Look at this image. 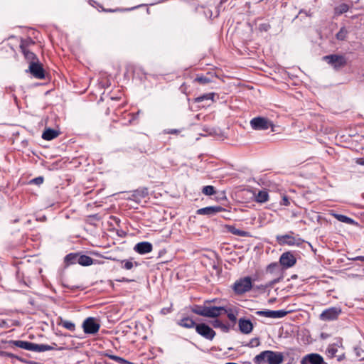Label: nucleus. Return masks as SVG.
<instances>
[{
  "mask_svg": "<svg viewBox=\"0 0 364 364\" xmlns=\"http://www.w3.org/2000/svg\"><path fill=\"white\" fill-rule=\"evenodd\" d=\"M112 360H113L120 364H129L130 363L129 361H127L125 359H124L121 357H119V356L112 357Z\"/></svg>",
  "mask_w": 364,
  "mask_h": 364,
  "instance_id": "e433bc0d",
  "label": "nucleus"
},
{
  "mask_svg": "<svg viewBox=\"0 0 364 364\" xmlns=\"http://www.w3.org/2000/svg\"><path fill=\"white\" fill-rule=\"evenodd\" d=\"M331 215L333 216L336 219H337L340 222H342V223H344L346 224H349V225L355 224V222L353 219H352L351 218H349L346 215L334 213H332Z\"/></svg>",
  "mask_w": 364,
  "mask_h": 364,
  "instance_id": "5701e85b",
  "label": "nucleus"
},
{
  "mask_svg": "<svg viewBox=\"0 0 364 364\" xmlns=\"http://www.w3.org/2000/svg\"><path fill=\"white\" fill-rule=\"evenodd\" d=\"M279 262L283 267L289 268L296 264V259L291 252H286L281 255Z\"/></svg>",
  "mask_w": 364,
  "mask_h": 364,
  "instance_id": "ddd939ff",
  "label": "nucleus"
},
{
  "mask_svg": "<svg viewBox=\"0 0 364 364\" xmlns=\"http://www.w3.org/2000/svg\"><path fill=\"white\" fill-rule=\"evenodd\" d=\"M348 31L345 27H342L340 31L336 33V38L338 41H344L347 38Z\"/></svg>",
  "mask_w": 364,
  "mask_h": 364,
  "instance_id": "2f4dec72",
  "label": "nucleus"
},
{
  "mask_svg": "<svg viewBox=\"0 0 364 364\" xmlns=\"http://www.w3.org/2000/svg\"><path fill=\"white\" fill-rule=\"evenodd\" d=\"M225 209L221 206H208L203 208H200L197 210L198 215H214L218 213L225 211Z\"/></svg>",
  "mask_w": 364,
  "mask_h": 364,
  "instance_id": "4468645a",
  "label": "nucleus"
},
{
  "mask_svg": "<svg viewBox=\"0 0 364 364\" xmlns=\"http://www.w3.org/2000/svg\"><path fill=\"white\" fill-rule=\"evenodd\" d=\"M202 193L205 196H213L215 193V190L213 186H205L203 187Z\"/></svg>",
  "mask_w": 364,
  "mask_h": 364,
  "instance_id": "473e14b6",
  "label": "nucleus"
},
{
  "mask_svg": "<svg viewBox=\"0 0 364 364\" xmlns=\"http://www.w3.org/2000/svg\"><path fill=\"white\" fill-rule=\"evenodd\" d=\"M58 325L63 326V328H65L70 331H75V324L70 321L64 320L63 318H60V321L58 323Z\"/></svg>",
  "mask_w": 364,
  "mask_h": 364,
  "instance_id": "cd10ccee",
  "label": "nucleus"
},
{
  "mask_svg": "<svg viewBox=\"0 0 364 364\" xmlns=\"http://www.w3.org/2000/svg\"><path fill=\"white\" fill-rule=\"evenodd\" d=\"M349 6L346 4H341L339 6H336L334 9L335 14L341 15L343 13H346L348 11Z\"/></svg>",
  "mask_w": 364,
  "mask_h": 364,
  "instance_id": "7c9ffc66",
  "label": "nucleus"
},
{
  "mask_svg": "<svg viewBox=\"0 0 364 364\" xmlns=\"http://www.w3.org/2000/svg\"><path fill=\"white\" fill-rule=\"evenodd\" d=\"M323 60L332 65L333 68L336 70L346 65V60L343 55L336 54L325 55L323 57Z\"/></svg>",
  "mask_w": 364,
  "mask_h": 364,
  "instance_id": "0eeeda50",
  "label": "nucleus"
},
{
  "mask_svg": "<svg viewBox=\"0 0 364 364\" xmlns=\"http://www.w3.org/2000/svg\"><path fill=\"white\" fill-rule=\"evenodd\" d=\"M20 48L23 53L25 58L26 60H29L31 62H36L35 60L38 61V59L36 58V55L31 51L28 50L26 48V46L25 45V42L21 41L20 44Z\"/></svg>",
  "mask_w": 364,
  "mask_h": 364,
  "instance_id": "a211bd4d",
  "label": "nucleus"
},
{
  "mask_svg": "<svg viewBox=\"0 0 364 364\" xmlns=\"http://www.w3.org/2000/svg\"><path fill=\"white\" fill-rule=\"evenodd\" d=\"M355 164L362 166H364V158H357L355 159Z\"/></svg>",
  "mask_w": 364,
  "mask_h": 364,
  "instance_id": "49530a36",
  "label": "nucleus"
},
{
  "mask_svg": "<svg viewBox=\"0 0 364 364\" xmlns=\"http://www.w3.org/2000/svg\"><path fill=\"white\" fill-rule=\"evenodd\" d=\"M83 331L87 334H95L100 328V323L94 317L87 318L82 323Z\"/></svg>",
  "mask_w": 364,
  "mask_h": 364,
  "instance_id": "6e6552de",
  "label": "nucleus"
},
{
  "mask_svg": "<svg viewBox=\"0 0 364 364\" xmlns=\"http://www.w3.org/2000/svg\"><path fill=\"white\" fill-rule=\"evenodd\" d=\"M196 331L199 335L210 341H212L215 336V331L205 323L197 324Z\"/></svg>",
  "mask_w": 364,
  "mask_h": 364,
  "instance_id": "1a4fd4ad",
  "label": "nucleus"
},
{
  "mask_svg": "<svg viewBox=\"0 0 364 364\" xmlns=\"http://www.w3.org/2000/svg\"><path fill=\"white\" fill-rule=\"evenodd\" d=\"M215 94L213 92L202 95L195 99L196 102H201L204 100L213 101Z\"/></svg>",
  "mask_w": 364,
  "mask_h": 364,
  "instance_id": "c85d7f7f",
  "label": "nucleus"
},
{
  "mask_svg": "<svg viewBox=\"0 0 364 364\" xmlns=\"http://www.w3.org/2000/svg\"><path fill=\"white\" fill-rule=\"evenodd\" d=\"M32 181L37 185H40L43 182V178L41 176L37 177V178H35L34 179H33Z\"/></svg>",
  "mask_w": 364,
  "mask_h": 364,
  "instance_id": "c03bdc74",
  "label": "nucleus"
},
{
  "mask_svg": "<svg viewBox=\"0 0 364 364\" xmlns=\"http://www.w3.org/2000/svg\"><path fill=\"white\" fill-rule=\"evenodd\" d=\"M119 282H131L132 280L130 279H126V278H122V279H119L118 280Z\"/></svg>",
  "mask_w": 364,
  "mask_h": 364,
  "instance_id": "864d4df0",
  "label": "nucleus"
},
{
  "mask_svg": "<svg viewBox=\"0 0 364 364\" xmlns=\"http://www.w3.org/2000/svg\"><path fill=\"white\" fill-rule=\"evenodd\" d=\"M195 81L198 82L200 84L205 85V84L210 82V80L205 76L201 75V76H197V77L195 79Z\"/></svg>",
  "mask_w": 364,
  "mask_h": 364,
  "instance_id": "c9c22d12",
  "label": "nucleus"
},
{
  "mask_svg": "<svg viewBox=\"0 0 364 364\" xmlns=\"http://www.w3.org/2000/svg\"><path fill=\"white\" fill-rule=\"evenodd\" d=\"M279 281H280V278L279 277L277 278V279H274L269 282L268 283H267L264 285V288L272 287L274 284H275L276 283H278Z\"/></svg>",
  "mask_w": 364,
  "mask_h": 364,
  "instance_id": "ea45409f",
  "label": "nucleus"
},
{
  "mask_svg": "<svg viewBox=\"0 0 364 364\" xmlns=\"http://www.w3.org/2000/svg\"><path fill=\"white\" fill-rule=\"evenodd\" d=\"M167 134H177L179 132V131L178 129H169L168 131L166 132Z\"/></svg>",
  "mask_w": 364,
  "mask_h": 364,
  "instance_id": "3c124183",
  "label": "nucleus"
},
{
  "mask_svg": "<svg viewBox=\"0 0 364 364\" xmlns=\"http://www.w3.org/2000/svg\"><path fill=\"white\" fill-rule=\"evenodd\" d=\"M9 356L13 357V355L12 354H9Z\"/></svg>",
  "mask_w": 364,
  "mask_h": 364,
  "instance_id": "4d7b16f0",
  "label": "nucleus"
},
{
  "mask_svg": "<svg viewBox=\"0 0 364 364\" xmlns=\"http://www.w3.org/2000/svg\"><path fill=\"white\" fill-rule=\"evenodd\" d=\"M338 348L335 345L329 346L326 350L327 355L331 358H337L338 361H341L343 359V355H337Z\"/></svg>",
  "mask_w": 364,
  "mask_h": 364,
  "instance_id": "412c9836",
  "label": "nucleus"
},
{
  "mask_svg": "<svg viewBox=\"0 0 364 364\" xmlns=\"http://www.w3.org/2000/svg\"><path fill=\"white\" fill-rule=\"evenodd\" d=\"M280 204L282 205L289 206L290 205V201H289L288 196L284 195L282 196V201L280 202Z\"/></svg>",
  "mask_w": 364,
  "mask_h": 364,
  "instance_id": "58836bf2",
  "label": "nucleus"
},
{
  "mask_svg": "<svg viewBox=\"0 0 364 364\" xmlns=\"http://www.w3.org/2000/svg\"><path fill=\"white\" fill-rule=\"evenodd\" d=\"M119 10V9H107V10H104V11L106 12H116Z\"/></svg>",
  "mask_w": 364,
  "mask_h": 364,
  "instance_id": "603ef678",
  "label": "nucleus"
},
{
  "mask_svg": "<svg viewBox=\"0 0 364 364\" xmlns=\"http://www.w3.org/2000/svg\"><path fill=\"white\" fill-rule=\"evenodd\" d=\"M278 265L276 263H271L267 266V271L269 272H273L274 269L277 268Z\"/></svg>",
  "mask_w": 364,
  "mask_h": 364,
  "instance_id": "37998d69",
  "label": "nucleus"
},
{
  "mask_svg": "<svg viewBox=\"0 0 364 364\" xmlns=\"http://www.w3.org/2000/svg\"><path fill=\"white\" fill-rule=\"evenodd\" d=\"M341 314L342 309L339 306H332L324 309L319 315V319L323 321H336Z\"/></svg>",
  "mask_w": 364,
  "mask_h": 364,
  "instance_id": "39448f33",
  "label": "nucleus"
},
{
  "mask_svg": "<svg viewBox=\"0 0 364 364\" xmlns=\"http://www.w3.org/2000/svg\"><path fill=\"white\" fill-rule=\"evenodd\" d=\"M259 345V339L257 338H255L251 339V341L247 346L250 348H253L255 346H258Z\"/></svg>",
  "mask_w": 364,
  "mask_h": 364,
  "instance_id": "4c0bfd02",
  "label": "nucleus"
},
{
  "mask_svg": "<svg viewBox=\"0 0 364 364\" xmlns=\"http://www.w3.org/2000/svg\"><path fill=\"white\" fill-rule=\"evenodd\" d=\"M213 324V326L215 327V328L221 327V328H226V327L219 320H215Z\"/></svg>",
  "mask_w": 364,
  "mask_h": 364,
  "instance_id": "a18cd8bd",
  "label": "nucleus"
},
{
  "mask_svg": "<svg viewBox=\"0 0 364 364\" xmlns=\"http://www.w3.org/2000/svg\"><path fill=\"white\" fill-rule=\"evenodd\" d=\"M223 311H227L224 306H207L205 317L217 318L223 314Z\"/></svg>",
  "mask_w": 364,
  "mask_h": 364,
  "instance_id": "dca6fc26",
  "label": "nucleus"
},
{
  "mask_svg": "<svg viewBox=\"0 0 364 364\" xmlns=\"http://www.w3.org/2000/svg\"><path fill=\"white\" fill-rule=\"evenodd\" d=\"M276 241L281 245L288 246H301L305 241L302 238L299 237V235L294 236L292 231L288 234L279 235L276 236Z\"/></svg>",
  "mask_w": 364,
  "mask_h": 364,
  "instance_id": "7ed1b4c3",
  "label": "nucleus"
},
{
  "mask_svg": "<svg viewBox=\"0 0 364 364\" xmlns=\"http://www.w3.org/2000/svg\"><path fill=\"white\" fill-rule=\"evenodd\" d=\"M206 309H207V306L194 305L191 308V311L197 315L205 317Z\"/></svg>",
  "mask_w": 364,
  "mask_h": 364,
  "instance_id": "a878e982",
  "label": "nucleus"
},
{
  "mask_svg": "<svg viewBox=\"0 0 364 364\" xmlns=\"http://www.w3.org/2000/svg\"><path fill=\"white\" fill-rule=\"evenodd\" d=\"M28 70L36 78H45V71L42 65L38 63V60L36 62H31L28 67Z\"/></svg>",
  "mask_w": 364,
  "mask_h": 364,
  "instance_id": "f8f14e48",
  "label": "nucleus"
},
{
  "mask_svg": "<svg viewBox=\"0 0 364 364\" xmlns=\"http://www.w3.org/2000/svg\"><path fill=\"white\" fill-rule=\"evenodd\" d=\"M270 28L269 23H262L259 26V30L260 31H267Z\"/></svg>",
  "mask_w": 364,
  "mask_h": 364,
  "instance_id": "a19ab883",
  "label": "nucleus"
},
{
  "mask_svg": "<svg viewBox=\"0 0 364 364\" xmlns=\"http://www.w3.org/2000/svg\"><path fill=\"white\" fill-rule=\"evenodd\" d=\"M269 200L268 192L265 190L259 191L255 196V200L258 203H265Z\"/></svg>",
  "mask_w": 364,
  "mask_h": 364,
  "instance_id": "bb28decb",
  "label": "nucleus"
},
{
  "mask_svg": "<svg viewBox=\"0 0 364 364\" xmlns=\"http://www.w3.org/2000/svg\"><path fill=\"white\" fill-rule=\"evenodd\" d=\"M11 347H18L32 352H45L53 350L54 348L46 344H37L21 340H11L9 341Z\"/></svg>",
  "mask_w": 364,
  "mask_h": 364,
  "instance_id": "f03ea898",
  "label": "nucleus"
},
{
  "mask_svg": "<svg viewBox=\"0 0 364 364\" xmlns=\"http://www.w3.org/2000/svg\"><path fill=\"white\" fill-rule=\"evenodd\" d=\"M353 350L357 358L362 356L363 350L360 347H355Z\"/></svg>",
  "mask_w": 364,
  "mask_h": 364,
  "instance_id": "79ce46f5",
  "label": "nucleus"
},
{
  "mask_svg": "<svg viewBox=\"0 0 364 364\" xmlns=\"http://www.w3.org/2000/svg\"><path fill=\"white\" fill-rule=\"evenodd\" d=\"M288 314L287 311L281 309V310H262V311H257L256 312V314L261 316H265L267 318H283Z\"/></svg>",
  "mask_w": 364,
  "mask_h": 364,
  "instance_id": "9b49d317",
  "label": "nucleus"
},
{
  "mask_svg": "<svg viewBox=\"0 0 364 364\" xmlns=\"http://www.w3.org/2000/svg\"><path fill=\"white\" fill-rule=\"evenodd\" d=\"M148 195L147 188L137 189L133 193L134 197L145 198Z\"/></svg>",
  "mask_w": 364,
  "mask_h": 364,
  "instance_id": "72a5a7b5",
  "label": "nucleus"
},
{
  "mask_svg": "<svg viewBox=\"0 0 364 364\" xmlns=\"http://www.w3.org/2000/svg\"><path fill=\"white\" fill-rule=\"evenodd\" d=\"M255 364H281L284 361L283 353L278 351L264 350L253 359Z\"/></svg>",
  "mask_w": 364,
  "mask_h": 364,
  "instance_id": "f257e3e1",
  "label": "nucleus"
},
{
  "mask_svg": "<svg viewBox=\"0 0 364 364\" xmlns=\"http://www.w3.org/2000/svg\"><path fill=\"white\" fill-rule=\"evenodd\" d=\"M77 253H70L65 256V261L68 264H76L77 263Z\"/></svg>",
  "mask_w": 364,
  "mask_h": 364,
  "instance_id": "c756f323",
  "label": "nucleus"
},
{
  "mask_svg": "<svg viewBox=\"0 0 364 364\" xmlns=\"http://www.w3.org/2000/svg\"><path fill=\"white\" fill-rule=\"evenodd\" d=\"M153 246L149 242H140L135 245L134 250L140 254L145 255L152 251Z\"/></svg>",
  "mask_w": 364,
  "mask_h": 364,
  "instance_id": "2eb2a0df",
  "label": "nucleus"
},
{
  "mask_svg": "<svg viewBox=\"0 0 364 364\" xmlns=\"http://www.w3.org/2000/svg\"><path fill=\"white\" fill-rule=\"evenodd\" d=\"M228 231L232 235L240 236V237H250V233L247 231H244L240 229L236 228L234 226H229Z\"/></svg>",
  "mask_w": 364,
  "mask_h": 364,
  "instance_id": "393cba45",
  "label": "nucleus"
},
{
  "mask_svg": "<svg viewBox=\"0 0 364 364\" xmlns=\"http://www.w3.org/2000/svg\"><path fill=\"white\" fill-rule=\"evenodd\" d=\"M105 355L108 358H109L110 359H112V357H116L117 355H111V354H109V353H106Z\"/></svg>",
  "mask_w": 364,
  "mask_h": 364,
  "instance_id": "6e6d98bb",
  "label": "nucleus"
},
{
  "mask_svg": "<svg viewBox=\"0 0 364 364\" xmlns=\"http://www.w3.org/2000/svg\"><path fill=\"white\" fill-rule=\"evenodd\" d=\"M250 126L255 130H267L269 128H272V131H274L272 121L262 117L252 119L250 120Z\"/></svg>",
  "mask_w": 364,
  "mask_h": 364,
  "instance_id": "423d86ee",
  "label": "nucleus"
},
{
  "mask_svg": "<svg viewBox=\"0 0 364 364\" xmlns=\"http://www.w3.org/2000/svg\"><path fill=\"white\" fill-rule=\"evenodd\" d=\"M351 259L354 260V261L359 260V261H363L364 262V256H358V257L352 258Z\"/></svg>",
  "mask_w": 364,
  "mask_h": 364,
  "instance_id": "09e8293b",
  "label": "nucleus"
},
{
  "mask_svg": "<svg viewBox=\"0 0 364 364\" xmlns=\"http://www.w3.org/2000/svg\"><path fill=\"white\" fill-rule=\"evenodd\" d=\"M252 288V279L250 277L241 278L233 284L232 289L236 294L241 295L251 290Z\"/></svg>",
  "mask_w": 364,
  "mask_h": 364,
  "instance_id": "20e7f679",
  "label": "nucleus"
},
{
  "mask_svg": "<svg viewBox=\"0 0 364 364\" xmlns=\"http://www.w3.org/2000/svg\"><path fill=\"white\" fill-rule=\"evenodd\" d=\"M223 314H227L228 318L233 323L237 321L236 314L231 309H227V311H223Z\"/></svg>",
  "mask_w": 364,
  "mask_h": 364,
  "instance_id": "f704fd0d",
  "label": "nucleus"
},
{
  "mask_svg": "<svg viewBox=\"0 0 364 364\" xmlns=\"http://www.w3.org/2000/svg\"><path fill=\"white\" fill-rule=\"evenodd\" d=\"M77 264L82 266H90L93 264V259L87 255L78 254Z\"/></svg>",
  "mask_w": 364,
  "mask_h": 364,
  "instance_id": "b1692460",
  "label": "nucleus"
},
{
  "mask_svg": "<svg viewBox=\"0 0 364 364\" xmlns=\"http://www.w3.org/2000/svg\"><path fill=\"white\" fill-rule=\"evenodd\" d=\"M105 355L108 358H109L110 359H112V357H116L117 355H111V354H109V353H106Z\"/></svg>",
  "mask_w": 364,
  "mask_h": 364,
  "instance_id": "5fc2aeb1",
  "label": "nucleus"
},
{
  "mask_svg": "<svg viewBox=\"0 0 364 364\" xmlns=\"http://www.w3.org/2000/svg\"><path fill=\"white\" fill-rule=\"evenodd\" d=\"M240 331L244 334H249L253 329V324L249 319L241 318L238 321Z\"/></svg>",
  "mask_w": 364,
  "mask_h": 364,
  "instance_id": "f3484780",
  "label": "nucleus"
},
{
  "mask_svg": "<svg viewBox=\"0 0 364 364\" xmlns=\"http://www.w3.org/2000/svg\"><path fill=\"white\" fill-rule=\"evenodd\" d=\"M21 41H23L25 42V45L26 46V48L30 45V44H33L34 42L33 41V40L30 38L26 39V40H22Z\"/></svg>",
  "mask_w": 364,
  "mask_h": 364,
  "instance_id": "de8ad7c7",
  "label": "nucleus"
},
{
  "mask_svg": "<svg viewBox=\"0 0 364 364\" xmlns=\"http://www.w3.org/2000/svg\"><path fill=\"white\" fill-rule=\"evenodd\" d=\"M301 364H326L323 358L316 353H312L304 355L301 361Z\"/></svg>",
  "mask_w": 364,
  "mask_h": 364,
  "instance_id": "9d476101",
  "label": "nucleus"
},
{
  "mask_svg": "<svg viewBox=\"0 0 364 364\" xmlns=\"http://www.w3.org/2000/svg\"><path fill=\"white\" fill-rule=\"evenodd\" d=\"M177 324L186 328H196V322L189 317H184L177 322Z\"/></svg>",
  "mask_w": 364,
  "mask_h": 364,
  "instance_id": "6ab92c4d",
  "label": "nucleus"
},
{
  "mask_svg": "<svg viewBox=\"0 0 364 364\" xmlns=\"http://www.w3.org/2000/svg\"><path fill=\"white\" fill-rule=\"evenodd\" d=\"M120 263H121V267L122 269H124L127 270H130L134 266L137 267L139 265V264L137 262H133V258L120 260Z\"/></svg>",
  "mask_w": 364,
  "mask_h": 364,
  "instance_id": "4be33fe9",
  "label": "nucleus"
},
{
  "mask_svg": "<svg viewBox=\"0 0 364 364\" xmlns=\"http://www.w3.org/2000/svg\"><path fill=\"white\" fill-rule=\"evenodd\" d=\"M58 135H59L58 131H56L51 128H48V129H46L43 132V133L42 134V138L45 140L50 141V140H52V139L56 138Z\"/></svg>",
  "mask_w": 364,
  "mask_h": 364,
  "instance_id": "aec40b11",
  "label": "nucleus"
},
{
  "mask_svg": "<svg viewBox=\"0 0 364 364\" xmlns=\"http://www.w3.org/2000/svg\"><path fill=\"white\" fill-rule=\"evenodd\" d=\"M7 326V322L4 320V319H1L0 320V328H4V327H6Z\"/></svg>",
  "mask_w": 364,
  "mask_h": 364,
  "instance_id": "8fccbe9b",
  "label": "nucleus"
}]
</instances>
